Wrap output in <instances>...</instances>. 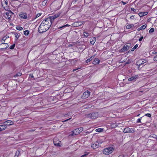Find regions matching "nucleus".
I'll use <instances>...</instances> for the list:
<instances>
[{
  "instance_id": "f257e3e1",
  "label": "nucleus",
  "mask_w": 157,
  "mask_h": 157,
  "mask_svg": "<svg viewBox=\"0 0 157 157\" xmlns=\"http://www.w3.org/2000/svg\"><path fill=\"white\" fill-rule=\"evenodd\" d=\"M49 19H45L42 21L38 28V31L39 33L45 32L50 28L51 23L49 22Z\"/></svg>"
},
{
  "instance_id": "f03ea898",
  "label": "nucleus",
  "mask_w": 157,
  "mask_h": 157,
  "mask_svg": "<svg viewBox=\"0 0 157 157\" xmlns=\"http://www.w3.org/2000/svg\"><path fill=\"white\" fill-rule=\"evenodd\" d=\"M60 13H61L60 12H58L53 16H49L48 18H47L46 19H49V22L50 23H51V24L53 22V21L56 18L60 16Z\"/></svg>"
},
{
  "instance_id": "7ed1b4c3",
  "label": "nucleus",
  "mask_w": 157,
  "mask_h": 157,
  "mask_svg": "<svg viewBox=\"0 0 157 157\" xmlns=\"http://www.w3.org/2000/svg\"><path fill=\"white\" fill-rule=\"evenodd\" d=\"M113 150V147H107L103 150V152L104 154L108 155L112 153Z\"/></svg>"
},
{
  "instance_id": "20e7f679",
  "label": "nucleus",
  "mask_w": 157,
  "mask_h": 157,
  "mask_svg": "<svg viewBox=\"0 0 157 157\" xmlns=\"http://www.w3.org/2000/svg\"><path fill=\"white\" fill-rule=\"evenodd\" d=\"M98 114L96 113H93L89 114L87 117L91 119H94L97 118L98 116Z\"/></svg>"
},
{
  "instance_id": "39448f33",
  "label": "nucleus",
  "mask_w": 157,
  "mask_h": 157,
  "mask_svg": "<svg viewBox=\"0 0 157 157\" xmlns=\"http://www.w3.org/2000/svg\"><path fill=\"white\" fill-rule=\"evenodd\" d=\"M12 14H13V13L11 11L6 12L4 15V17L6 18L9 21H11V20Z\"/></svg>"
},
{
  "instance_id": "423d86ee",
  "label": "nucleus",
  "mask_w": 157,
  "mask_h": 157,
  "mask_svg": "<svg viewBox=\"0 0 157 157\" xmlns=\"http://www.w3.org/2000/svg\"><path fill=\"white\" fill-rule=\"evenodd\" d=\"M124 133H133L134 131L133 128L127 127L125 128L123 131Z\"/></svg>"
},
{
  "instance_id": "0eeeda50",
  "label": "nucleus",
  "mask_w": 157,
  "mask_h": 157,
  "mask_svg": "<svg viewBox=\"0 0 157 157\" xmlns=\"http://www.w3.org/2000/svg\"><path fill=\"white\" fill-rule=\"evenodd\" d=\"M90 92L86 91L82 95V98L83 99H85L88 98L90 96Z\"/></svg>"
},
{
  "instance_id": "6e6552de",
  "label": "nucleus",
  "mask_w": 157,
  "mask_h": 157,
  "mask_svg": "<svg viewBox=\"0 0 157 157\" xmlns=\"http://www.w3.org/2000/svg\"><path fill=\"white\" fill-rule=\"evenodd\" d=\"M130 45V44H125L123 48L121 49V51H127L129 48Z\"/></svg>"
},
{
  "instance_id": "1a4fd4ad",
  "label": "nucleus",
  "mask_w": 157,
  "mask_h": 157,
  "mask_svg": "<svg viewBox=\"0 0 157 157\" xmlns=\"http://www.w3.org/2000/svg\"><path fill=\"white\" fill-rule=\"evenodd\" d=\"M54 144L55 146H60V143L61 142L58 140L56 141V139L55 138L53 140Z\"/></svg>"
},
{
  "instance_id": "9d476101",
  "label": "nucleus",
  "mask_w": 157,
  "mask_h": 157,
  "mask_svg": "<svg viewBox=\"0 0 157 157\" xmlns=\"http://www.w3.org/2000/svg\"><path fill=\"white\" fill-rule=\"evenodd\" d=\"M19 16L21 18L24 19H26L27 18V15L26 13H21Z\"/></svg>"
},
{
  "instance_id": "9b49d317",
  "label": "nucleus",
  "mask_w": 157,
  "mask_h": 157,
  "mask_svg": "<svg viewBox=\"0 0 157 157\" xmlns=\"http://www.w3.org/2000/svg\"><path fill=\"white\" fill-rule=\"evenodd\" d=\"M97 143L98 142L96 141L95 143H92L91 145V147L93 149L98 148L99 147V145H98V144Z\"/></svg>"
},
{
  "instance_id": "f8f14e48",
  "label": "nucleus",
  "mask_w": 157,
  "mask_h": 157,
  "mask_svg": "<svg viewBox=\"0 0 157 157\" xmlns=\"http://www.w3.org/2000/svg\"><path fill=\"white\" fill-rule=\"evenodd\" d=\"M138 77V75L132 76L131 78H129L128 79V80L129 81H135L136 79Z\"/></svg>"
},
{
  "instance_id": "ddd939ff",
  "label": "nucleus",
  "mask_w": 157,
  "mask_h": 157,
  "mask_svg": "<svg viewBox=\"0 0 157 157\" xmlns=\"http://www.w3.org/2000/svg\"><path fill=\"white\" fill-rule=\"evenodd\" d=\"M4 124H5L6 125V126L7 125H12L13 124V122L10 120L7 121L5 122H4Z\"/></svg>"
},
{
  "instance_id": "4468645a",
  "label": "nucleus",
  "mask_w": 157,
  "mask_h": 157,
  "mask_svg": "<svg viewBox=\"0 0 157 157\" xmlns=\"http://www.w3.org/2000/svg\"><path fill=\"white\" fill-rule=\"evenodd\" d=\"M148 13L147 12H141L139 13L138 14L140 17H142L147 15Z\"/></svg>"
},
{
  "instance_id": "2eb2a0df",
  "label": "nucleus",
  "mask_w": 157,
  "mask_h": 157,
  "mask_svg": "<svg viewBox=\"0 0 157 157\" xmlns=\"http://www.w3.org/2000/svg\"><path fill=\"white\" fill-rule=\"evenodd\" d=\"M96 41V39L95 37H93L91 38L90 40V43L92 45L94 44Z\"/></svg>"
},
{
  "instance_id": "dca6fc26",
  "label": "nucleus",
  "mask_w": 157,
  "mask_h": 157,
  "mask_svg": "<svg viewBox=\"0 0 157 157\" xmlns=\"http://www.w3.org/2000/svg\"><path fill=\"white\" fill-rule=\"evenodd\" d=\"M6 127V125L4 124L3 125H0V131L5 130Z\"/></svg>"
},
{
  "instance_id": "f3484780",
  "label": "nucleus",
  "mask_w": 157,
  "mask_h": 157,
  "mask_svg": "<svg viewBox=\"0 0 157 157\" xmlns=\"http://www.w3.org/2000/svg\"><path fill=\"white\" fill-rule=\"evenodd\" d=\"M118 125V124L117 123L115 122L111 124L110 126L112 128H114Z\"/></svg>"
},
{
  "instance_id": "a211bd4d",
  "label": "nucleus",
  "mask_w": 157,
  "mask_h": 157,
  "mask_svg": "<svg viewBox=\"0 0 157 157\" xmlns=\"http://www.w3.org/2000/svg\"><path fill=\"white\" fill-rule=\"evenodd\" d=\"M100 62V60L98 58H96L93 62L94 64H98Z\"/></svg>"
},
{
  "instance_id": "6ab92c4d",
  "label": "nucleus",
  "mask_w": 157,
  "mask_h": 157,
  "mask_svg": "<svg viewBox=\"0 0 157 157\" xmlns=\"http://www.w3.org/2000/svg\"><path fill=\"white\" fill-rule=\"evenodd\" d=\"M144 63V61L142 59H140L137 62V64L138 65L140 66Z\"/></svg>"
},
{
  "instance_id": "aec40b11",
  "label": "nucleus",
  "mask_w": 157,
  "mask_h": 157,
  "mask_svg": "<svg viewBox=\"0 0 157 157\" xmlns=\"http://www.w3.org/2000/svg\"><path fill=\"white\" fill-rule=\"evenodd\" d=\"M82 23L81 22H76L74 23V25L75 26H78L81 25L82 24Z\"/></svg>"
},
{
  "instance_id": "412c9836",
  "label": "nucleus",
  "mask_w": 157,
  "mask_h": 157,
  "mask_svg": "<svg viewBox=\"0 0 157 157\" xmlns=\"http://www.w3.org/2000/svg\"><path fill=\"white\" fill-rule=\"evenodd\" d=\"M78 128L74 130L73 132V134L76 135L79 134L80 133V132H79Z\"/></svg>"
},
{
  "instance_id": "4be33fe9",
  "label": "nucleus",
  "mask_w": 157,
  "mask_h": 157,
  "mask_svg": "<svg viewBox=\"0 0 157 157\" xmlns=\"http://www.w3.org/2000/svg\"><path fill=\"white\" fill-rule=\"evenodd\" d=\"M94 56H92L91 57H90V58H89L88 59H86V63H89L90 62V61H91L94 58Z\"/></svg>"
},
{
  "instance_id": "5701e85b",
  "label": "nucleus",
  "mask_w": 157,
  "mask_h": 157,
  "mask_svg": "<svg viewBox=\"0 0 157 157\" xmlns=\"http://www.w3.org/2000/svg\"><path fill=\"white\" fill-rule=\"evenodd\" d=\"M134 26V25L133 24H130V25H128L126 26V29H130L132 28Z\"/></svg>"
},
{
  "instance_id": "b1692460",
  "label": "nucleus",
  "mask_w": 157,
  "mask_h": 157,
  "mask_svg": "<svg viewBox=\"0 0 157 157\" xmlns=\"http://www.w3.org/2000/svg\"><path fill=\"white\" fill-rule=\"evenodd\" d=\"M103 128H98L96 129L95 131L96 132H101L103 131Z\"/></svg>"
},
{
  "instance_id": "393cba45",
  "label": "nucleus",
  "mask_w": 157,
  "mask_h": 157,
  "mask_svg": "<svg viewBox=\"0 0 157 157\" xmlns=\"http://www.w3.org/2000/svg\"><path fill=\"white\" fill-rule=\"evenodd\" d=\"M16 29L17 30H18L19 31H21L23 29V28L21 26H17L16 27Z\"/></svg>"
},
{
  "instance_id": "a878e982",
  "label": "nucleus",
  "mask_w": 157,
  "mask_h": 157,
  "mask_svg": "<svg viewBox=\"0 0 157 157\" xmlns=\"http://www.w3.org/2000/svg\"><path fill=\"white\" fill-rule=\"evenodd\" d=\"M138 47V45L137 44H136L134 47L132 49L131 51H133L134 50L136 49Z\"/></svg>"
},
{
  "instance_id": "bb28decb",
  "label": "nucleus",
  "mask_w": 157,
  "mask_h": 157,
  "mask_svg": "<svg viewBox=\"0 0 157 157\" xmlns=\"http://www.w3.org/2000/svg\"><path fill=\"white\" fill-rule=\"evenodd\" d=\"M47 2V0H44L42 3V6H44L46 5V3Z\"/></svg>"
},
{
  "instance_id": "cd10ccee",
  "label": "nucleus",
  "mask_w": 157,
  "mask_h": 157,
  "mask_svg": "<svg viewBox=\"0 0 157 157\" xmlns=\"http://www.w3.org/2000/svg\"><path fill=\"white\" fill-rule=\"evenodd\" d=\"M96 141L97 142H98L97 143L98 144V145L102 144L103 142V140H101L100 139H98Z\"/></svg>"
},
{
  "instance_id": "c85d7f7f",
  "label": "nucleus",
  "mask_w": 157,
  "mask_h": 157,
  "mask_svg": "<svg viewBox=\"0 0 157 157\" xmlns=\"http://www.w3.org/2000/svg\"><path fill=\"white\" fill-rule=\"evenodd\" d=\"M9 37L8 36H6L2 38V40L5 41Z\"/></svg>"
},
{
  "instance_id": "c756f323",
  "label": "nucleus",
  "mask_w": 157,
  "mask_h": 157,
  "mask_svg": "<svg viewBox=\"0 0 157 157\" xmlns=\"http://www.w3.org/2000/svg\"><path fill=\"white\" fill-rule=\"evenodd\" d=\"M83 34L84 36L86 37H87L89 35V33L87 32H84Z\"/></svg>"
},
{
  "instance_id": "7c9ffc66",
  "label": "nucleus",
  "mask_w": 157,
  "mask_h": 157,
  "mask_svg": "<svg viewBox=\"0 0 157 157\" xmlns=\"http://www.w3.org/2000/svg\"><path fill=\"white\" fill-rule=\"evenodd\" d=\"M29 33V32L28 30H25L24 32V34L25 36H27Z\"/></svg>"
},
{
  "instance_id": "2f4dec72",
  "label": "nucleus",
  "mask_w": 157,
  "mask_h": 157,
  "mask_svg": "<svg viewBox=\"0 0 157 157\" xmlns=\"http://www.w3.org/2000/svg\"><path fill=\"white\" fill-rule=\"evenodd\" d=\"M154 29L153 28H151L149 30V33H152L154 32Z\"/></svg>"
},
{
  "instance_id": "473e14b6",
  "label": "nucleus",
  "mask_w": 157,
  "mask_h": 157,
  "mask_svg": "<svg viewBox=\"0 0 157 157\" xmlns=\"http://www.w3.org/2000/svg\"><path fill=\"white\" fill-rule=\"evenodd\" d=\"M147 25H144L140 27L142 30L144 29L147 27Z\"/></svg>"
},
{
  "instance_id": "72a5a7b5",
  "label": "nucleus",
  "mask_w": 157,
  "mask_h": 157,
  "mask_svg": "<svg viewBox=\"0 0 157 157\" xmlns=\"http://www.w3.org/2000/svg\"><path fill=\"white\" fill-rule=\"evenodd\" d=\"M78 129L79 132H80V133L83 131V128L82 127H80L78 128Z\"/></svg>"
},
{
  "instance_id": "f704fd0d",
  "label": "nucleus",
  "mask_w": 157,
  "mask_h": 157,
  "mask_svg": "<svg viewBox=\"0 0 157 157\" xmlns=\"http://www.w3.org/2000/svg\"><path fill=\"white\" fill-rule=\"evenodd\" d=\"M19 154V151H17L15 154V157H17L18 155Z\"/></svg>"
},
{
  "instance_id": "c9c22d12",
  "label": "nucleus",
  "mask_w": 157,
  "mask_h": 157,
  "mask_svg": "<svg viewBox=\"0 0 157 157\" xmlns=\"http://www.w3.org/2000/svg\"><path fill=\"white\" fill-rule=\"evenodd\" d=\"M41 15V14H40V13H39L37 14L36 15V16L35 17L34 19H36L37 17H39Z\"/></svg>"
},
{
  "instance_id": "e433bc0d",
  "label": "nucleus",
  "mask_w": 157,
  "mask_h": 157,
  "mask_svg": "<svg viewBox=\"0 0 157 157\" xmlns=\"http://www.w3.org/2000/svg\"><path fill=\"white\" fill-rule=\"evenodd\" d=\"M21 73L20 72H18L17 73L16 75L14 76V77H17L21 76Z\"/></svg>"
},
{
  "instance_id": "4c0bfd02",
  "label": "nucleus",
  "mask_w": 157,
  "mask_h": 157,
  "mask_svg": "<svg viewBox=\"0 0 157 157\" xmlns=\"http://www.w3.org/2000/svg\"><path fill=\"white\" fill-rule=\"evenodd\" d=\"M5 3L6 4V5H7L8 4V1L7 0L5 1V2H4V3L3 4H2L3 6L4 7V8H5Z\"/></svg>"
},
{
  "instance_id": "58836bf2",
  "label": "nucleus",
  "mask_w": 157,
  "mask_h": 157,
  "mask_svg": "<svg viewBox=\"0 0 157 157\" xmlns=\"http://www.w3.org/2000/svg\"><path fill=\"white\" fill-rule=\"evenodd\" d=\"M69 26V25H67V24L66 25H63V26H62L60 27H59V29H61V28H65V27H67V26Z\"/></svg>"
},
{
  "instance_id": "ea45409f",
  "label": "nucleus",
  "mask_w": 157,
  "mask_h": 157,
  "mask_svg": "<svg viewBox=\"0 0 157 157\" xmlns=\"http://www.w3.org/2000/svg\"><path fill=\"white\" fill-rule=\"evenodd\" d=\"M142 117L139 118L137 121V123H141V120Z\"/></svg>"
},
{
  "instance_id": "a19ab883",
  "label": "nucleus",
  "mask_w": 157,
  "mask_h": 157,
  "mask_svg": "<svg viewBox=\"0 0 157 157\" xmlns=\"http://www.w3.org/2000/svg\"><path fill=\"white\" fill-rule=\"evenodd\" d=\"M145 116L149 117H151V115L150 113H147L145 114Z\"/></svg>"
},
{
  "instance_id": "79ce46f5",
  "label": "nucleus",
  "mask_w": 157,
  "mask_h": 157,
  "mask_svg": "<svg viewBox=\"0 0 157 157\" xmlns=\"http://www.w3.org/2000/svg\"><path fill=\"white\" fill-rule=\"evenodd\" d=\"M131 11H133L134 12H135L136 11V10L133 8H131Z\"/></svg>"
},
{
  "instance_id": "37998d69",
  "label": "nucleus",
  "mask_w": 157,
  "mask_h": 157,
  "mask_svg": "<svg viewBox=\"0 0 157 157\" xmlns=\"http://www.w3.org/2000/svg\"><path fill=\"white\" fill-rule=\"evenodd\" d=\"M154 60L155 61H157V55L154 56Z\"/></svg>"
},
{
  "instance_id": "c03bdc74",
  "label": "nucleus",
  "mask_w": 157,
  "mask_h": 157,
  "mask_svg": "<svg viewBox=\"0 0 157 157\" xmlns=\"http://www.w3.org/2000/svg\"><path fill=\"white\" fill-rule=\"evenodd\" d=\"M14 46H15V45L14 44L13 45H12L10 47V48L11 49H13L14 48Z\"/></svg>"
},
{
  "instance_id": "a18cd8bd",
  "label": "nucleus",
  "mask_w": 157,
  "mask_h": 157,
  "mask_svg": "<svg viewBox=\"0 0 157 157\" xmlns=\"http://www.w3.org/2000/svg\"><path fill=\"white\" fill-rule=\"evenodd\" d=\"M118 157H127V156L124 155H119Z\"/></svg>"
},
{
  "instance_id": "49530a36",
  "label": "nucleus",
  "mask_w": 157,
  "mask_h": 157,
  "mask_svg": "<svg viewBox=\"0 0 157 157\" xmlns=\"http://www.w3.org/2000/svg\"><path fill=\"white\" fill-rule=\"evenodd\" d=\"M15 37L16 38V40H17L18 38H19V36L17 34H15Z\"/></svg>"
},
{
  "instance_id": "de8ad7c7",
  "label": "nucleus",
  "mask_w": 157,
  "mask_h": 157,
  "mask_svg": "<svg viewBox=\"0 0 157 157\" xmlns=\"http://www.w3.org/2000/svg\"><path fill=\"white\" fill-rule=\"evenodd\" d=\"M143 36H141L139 39V41H141L143 40Z\"/></svg>"
},
{
  "instance_id": "09e8293b",
  "label": "nucleus",
  "mask_w": 157,
  "mask_h": 157,
  "mask_svg": "<svg viewBox=\"0 0 157 157\" xmlns=\"http://www.w3.org/2000/svg\"><path fill=\"white\" fill-rule=\"evenodd\" d=\"M134 16L133 15H132L130 17V18L131 19H134Z\"/></svg>"
},
{
  "instance_id": "8fccbe9b",
  "label": "nucleus",
  "mask_w": 157,
  "mask_h": 157,
  "mask_svg": "<svg viewBox=\"0 0 157 157\" xmlns=\"http://www.w3.org/2000/svg\"><path fill=\"white\" fill-rule=\"evenodd\" d=\"M5 41L2 40L1 41L2 44H0V45H2V44H4Z\"/></svg>"
},
{
  "instance_id": "3c124183",
  "label": "nucleus",
  "mask_w": 157,
  "mask_h": 157,
  "mask_svg": "<svg viewBox=\"0 0 157 157\" xmlns=\"http://www.w3.org/2000/svg\"><path fill=\"white\" fill-rule=\"evenodd\" d=\"M88 154H85L82 156H81V157H84L85 156H86Z\"/></svg>"
},
{
  "instance_id": "603ef678",
  "label": "nucleus",
  "mask_w": 157,
  "mask_h": 157,
  "mask_svg": "<svg viewBox=\"0 0 157 157\" xmlns=\"http://www.w3.org/2000/svg\"><path fill=\"white\" fill-rule=\"evenodd\" d=\"M154 136V137L156 138V139L157 140V136L155 135H153Z\"/></svg>"
},
{
  "instance_id": "864d4df0",
  "label": "nucleus",
  "mask_w": 157,
  "mask_h": 157,
  "mask_svg": "<svg viewBox=\"0 0 157 157\" xmlns=\"http://www.w3.org/2000/svg\"><path fill=\"white\" fill-rule=\"evenodd\" d=\"M122 3L123 4V5H125L126 4V3L125 2H123V1H122Z\"/></svg>"
},
{
  "instance_id": "5fc2aeb1",
  "label": "nucleus",
  "mask_w": 157,
  "mask_h": 157,
  "mask_svg": "<svg viewBox=\"0 0 157 157\" xmlns=\"http://www.w3.org/2000/svg\"><path fill=\"white\" fill-rule=\"evenodd\" d=\"M6 44V47L5 48H6L7 47H8V44Z\"/></svg>"
},
{
  "instance_id": "6e6d98bb",
  "label": "nucleus",
  "mask_w": 157,
  "mask_h": 157,
  "mask_svg": "<svg viewBox=\"0 0 157 157\" xmlns=\"http://www.w3.org/2000/svg\"><path fill=\"white\" fill-rule=\"evenodd\" d=\"M142 30V29H141L140 27V28H138V29H137L138 31H140V30Z\"/></svg>"
},
{
  "instance_id": "4d7b16f0",
  "label": "nucleus",
  "mask_w": 157,
  "mask_h": 157,
  "mask_svg": "<svg viewBox=\"0 0 157 157\" xmlns=\"http://www.w3.org/2000/svg\"><path fill=\"white\" fill-rule=\"evenodd\" d=\"M73 46V45L71 44H69V45H68V47H71Z\"/></svg>"
},
{
  "instance_id": "13d9d810",
  "label": "nucleus",
  "mask_w": 157,
  "mask_h": 157,
  "mask_svg": "<svg viewBox=\"0 0 157 157\" xmlns=\"http://www.w3.org/2000/svg\"><path fill=\"white\" fill-rule=\"evenodd\" d=\"M71 118H69V119H67V120H65V121H67L68 120H70Z\"/></svg>"
},
{
  "instance_id": "bf43d9fd",
  "label": "nucleus",
  "mask_w": 157,
  "mask_h": 157,
  "mask_svg": "<svg viewBox=\"0 0 157 157\" xmlns=\"http://www.w3.org/2000/svg\"><path fill=\"white\" fill-rule=\"evenodd\" d=\"M157 52H153L152 53L153 54H155L156 53H157Z\"/></svg>"
},
{
  "instance_id": "052dcab7",
  "label": "nucleus",
  "mask_w": 157,
  "mask_h": 157,
  "mask_svg": "<svg viewBox=\"0 0 157 157\" xmlns=\"http://www.w3.org/2000/svg\"><path fill=\"white\" fill-rule=\"evenodd\" d=\"M79 68H77V70H78V69H79ZM76 69H74V70H73V71H76Z\"/></svg>"
},
{
  "instance_id": "680f3d73",
  "label": "nucleus",
  "mask_w": 157,
  "mask_h": 157,
  "mask_svg": "<svg viewBox=\"0 0 157 157\" xmlns=\"http://www.w3.org/2000/svg\"><path fill=\"white\" fill-rule=\"evenodd\" d=\"M140 114H138L137 115V116L138 117H139V116H140Z\"/></svg>"
}]
</instances>
